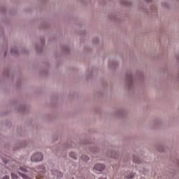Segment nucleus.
<instances>
[{"mask_svg":"<svg viewBox=\"0 0 179 179\" xmlns=\"http://www.w3.org/2000/svg\"><path fill=\"white\" fill-rule=\"evenodd\" d=\"M82 159H83V160H86V161H87V160H89V157H87V156H83V157H82Z\"/></svg>","mask_w":179,"mask_h":179,"instance_id":"nucleus-10","label":"nucleus"},{"mask_svg":"<svg viewBox=\"0 0 179 179\" xmlns=\"http://www.w3.org/2000/svg\"><path fill=\"white\" fill-rule=\"evenodd\" d=\"M11 177L13 179H17V175H16L15 173H12Z\"/></svg>","mask_w":179,"mask_h":179,"instance_id":"nucleus-9","label":"nucleus"},{"mask_svg":"<svg viewBox=\"0 0 179 179\" xmlns=\"http://www.w3.org/2000/svg\"><path fill=\"white\" fill-rule=\"evenodd\" d=\"M134 162L136 164H141V159L139 158L134 157Z\"/></svg>","mask_w":179,"mask_h":179,"instance_id":"nucleus-7","label":"nucleus"},{"mask_svg":"<svg viewBox=\"0 0 179 179\" xmlns=\"http://www.w3.org/2000/svg\"><path fill=\"white\" fill-rule=\"evenodd\" d=\"M148 2H149V1H150V0H147Z\"/></svg>","mask_w":179,"mask_h":179,"instance_id":"nucleus-16","label":"nucleus"},{"mask_svg":"<svg viewBox=\"0 0 179 179\" xmlns=\"http://www.w3.org/2000/svg\"><path fill=\"white\" fill-rule=\"evenodd\" d=\"M82 179H84L83 178Z\"/></svg>","mask_w":179,"mask_h":179,"instance_id":"nucleus-18","label":"nucleus"},{"mask_svg":"<svg viewBox=\"0 0 179 179\" xmlns=\"http://www.w3.org/2000/svg\"><path fill=\"white\" fill-rule=\"evenodd\" d=\"M178 166H179V162H178Z\"/></svg>","mask_w":179,"mask_h":179,"instance_id":"nucleus-15","label":"nucleus"},{"mask_svg":"<svg viewBox=\"0 0 179 179\" xmlns=\"http://www.w3.org/2000/svg\"><path fill=\"white\" fill-rule=\"evenodd\" d=\"M134 173H130V175L129 176H126L127 177V178H134Z\"/></svg>","mask_w":179,"mask_h":179,"instance_id":"nucleus-11","label":"nucleus"},{"mask_svg":"<svg viewBox=\"0 0 179 179\" xmlns=\"http://www.w3.org/2000/svg\"><path fill=\"white\" fill-rule=\"evenodd\" d=\"M36 173H38V176L36 175V179H41L43 178V174L45 173V168L44 166H41L36 169Z\"/></svg>","mask_w":179,"mask_h":179,"instance_id":"nucleus-1","label":"nucleus"},{"mask_svg":"<svg viewBox=\"0 0 179 179\" xmlns=\"http://www.w3.org/2000/svg\"><path fill=\"white\" fill-rule=\"evenodd\" d=\"M13 52V50H11V52Z\"/></svg>","mask_w":179,"mask_h":179,"instance_id":"nucleus-14","label":"nucleus"},{"mask_svg":"<svg viewBox=\"0 0 179 179\" xmlns=\"http://www.w3.org/2000/svg\"><path fill=\"white\" fill-rule=\"evenodd\" d=\"M20 171H23L24 173H27V167L26 166H20Z\"/></svg>","mask_w":179,"mask_h":179,"instance_id":"nucleus-6","label":"nucleus"},{"mask_svg":"<svg viewBox=\"0 0 179 179\" xmlns=\"http://www.w3.org/2000/svg\"><path fill=\"white\" fill-rule=\"evenodd\" d=\"M19 174L24 179H31V178H29V176H26L24 173H22L19 172Z\"/></svg>","mask_w":179,"mask_h":179,"instance_id":"nucleus-5","label":"nucleus"},{"mask_svg":"<svg viewBox=\"0 0 179 179\" xmlns=\"http://www.w3.org/2000/svg\"><path fill=\"white\" fill-rule=\"evenodd\" d=\"M106 169V166L98 164L94 168V171H103Z\"/></svg>","mask_w":179,"mask_h":179,"instance_id":"nucleus-3","label":"nucleus"},{"mask_svg":"<svg viewBox=\"0 0 179 179\" xmlns=\"http://www.w3.org/2000/svg\"><path fill=\"white\" fill-rule=\"evenodd\" d=\"M31 162H41L43 160V154L36 153L31 157Z\"/></svg>","mask_w":179,"mask_h":179,"instance_id":"nucleus-2","label":"nucleus"},{"mask_svg":"<svg viewBox=\"0 0 179 179\" xmlns=\"http://www.w3.org/2000/svg\"><path fill=\"white\" fill-rule=\"evenodd\" d=\"M2 179H10L9 176H5Z\"/></svg>","mask_w":179,"mask_h":179,"instance_id":"nucleus-12","label":"nucleus"},{"mask_svg":"<svg viewBox=\"0 0 179 179\" xmlns=\"http://www.w3.org/2000/svg\"><path fill=\"white\" fill-rule=\"evenodd\" d=\"M54 176H57V178H62L63 176L61 173V172H59L57 171H55V172H52Z\"/></svg>","mask_w":179,"mask_h":179,"instance_id":"nucleus-4","label":"nucleus"},{"mask_svg":"<svg viewBox=\"0 0 179 179\" xmlns=\"http://www.w3.org/2000/svg\"><path fill=\"white\" fill-rule=\"evenodd\" d=\"M96 171L97 173V171Z\"/></svg>","mask_w":179,"mask_h":179,"instance_id":"nucleus-17","label":"nucleus"},{"mask_svg":"<svg viewBox=\"0 0 179 179\" xmlns=\"http://www.w3.org/2000/svg\"><path fill=\"white\" fill-rule=\"evenodd\" d=\"M70 157L76 159V155L74 152H71L69 155Z\"/></svg>","mask_w":179,"mask_h":179,"instance_id":"nucleus-8","label":"nucleus"},{"mask_svg":"<svg viewBox=\"0 0 179 179\" xmlns=\"http://www.w3.org/2000/svg\"><path fill=\"white\" fill-rule=\"evenodd\" d=\"M4 163H5V164H6V163H8L6 161H4Z\"/></svg>","mask_w":179,"mask_h":179,"instance_id":"nucleus-13","label":"nucleus"}]
</instances>
